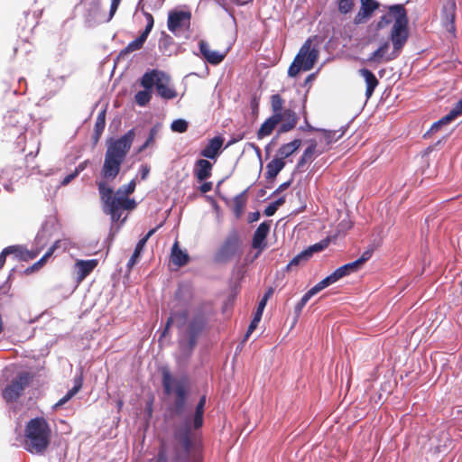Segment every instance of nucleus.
<instances>
[{"label": "nucleus", "instance_id": "79ce46f5", "mask_svg": "<svg viewBox=\"0 0 462 462\" xmlns=\"http://www.w3.org/2000/svg\"><path fill=\"white\" fill-rule=\"evenodd\" d=\"M355 5V0H337V7L340 14L350 13Z\"/></svg>", "mask_w": 462, "mask_h": 462}, {"label": "nucleus", "instance_id": "8fccbe9b", "mask_svg": "<svg viewBox=\"0 0 462 462\" xmlns=\"http://www.w3.org/2000/svg\"><path fill=\"white\" fill-rule=\"evenodd\" d=\"M291 182H292V180H289L288 181H285V182L282 183L281 185H279V187L273 191L272 196L278 195V194L283 192L284 190H286L291 185Z\"/></svg>", "mask_w": 462, "mask_h": 462}, {"label": "nucleus", "instance_id": "0eeeda50", "mask_svg": "<svg viewBox=\"0 0 462 462\" xmlns=\"http://www.w3.org/2000/svg\"><path fill=\"white\" fill-rule=\"evenodd\" d=\"M242 254V240L237 231L233 229L214 253L213 260L216 263L225 264L235 258L239 259Z\"/></svg>", "mask_w": 462, "mask_h": 462}, {"label": "nucleus", "instance_id": "c03bdc74", "mask_svg": "<svg viewBox=\"0 0 462 462\" xmlns=\"http://www.w3.org/2000/svg\"><path fill=\"white\" fill-rule=\"evenodd\" d=\"M171 130L177 133H184L188 129V123L183 119H177L171 123Z\"/></svg>", "mask_w": 462, "mask_h": 462}, {"label": "nucleus", "instance_id": "9b49d317", "mask_svg": "<svg viewBox=\"0 0 462 462\" xmlns=\"http://www.w3.org/2000/svg\"><path fill=\"white\" fill-rule=\"evenodd\" d=\"M191 14L185 11H172L168 14V29L177 34L178 31L189 27Z\"/></svg>", "mask_w": 462, "mask_h": 462}, {"label": "nucleus", "instance_id": "412c9836", "mask_svg": "<svg viewBox=\"0 0 462 462\" xmlns=\"http://www.w3.org/2000/svg\"><path fill=\"white\" fill-rule=\"evenodd\" d=\"M309 143V146L304 150L297 162L296 167L298 170H301L306 163L311 162L316 156L323 152V151L317 152V142L315 140H310Z\"/></svg>", "mask_w": 462, "mask_h": 462}, {"label": "nucleus", "instance_id": "20e7f679", "mask_svg": "<svg viewBox=\"0 0 462 462\" xmlns=\"http://www.w3.org/2000/svg\"><path fill=\"white\" fill-rule=\"evenodd\" d=\"M162 384L166 395L174 393L172 413L180 416L185 410L189 392V383L186 377L174 380L168 367L162 368Z\"/></svg>", "mask_w": 462, "mask_h": 462}, {"label": "nucleus", "instance_id": "39448f33", "mask_svg": "<svg viewBox=\"0 0 462 462\" xmlns=\"http://www.w3.org/2000/svg\"><path fill=\"white\" fill-rule=\"evenodd\" d=\"M298 120L297 114L291 109H285L283 115H272L260 126L257 138L263 139L269 136L279 125V134L290 132L295 128Z\"/></svg>", "mask_w": 462, "mask_h": 462}, {"label": "nucleus", "instance_id": "f03ea898", "mask_svg": "<svg viewBox=\"0 0 462 462\" xmlns=\"http://www.w3.org/2000/svg\"><path fill=\"white\" fill-rule=\"evenodd\" d=\"M206 396L200 397L196 405L192 418H186L184 422L176 427L173 437L177 444L171 452V462H188L191 450L196 445L193 430H199L204 423Z\"/></svg>", "mask_w": 462, "mask_h": 462}, {"label": "nucleus", "instance_id": "9d476101", "mask_svg": "<svg viewBox=\"0 0 462 462\" xmlns=\"http://www.w3.org/2000/svg\"><path fill=\"white\" fill-rule=\"evenodd\" d=\"M400 14L396 19L395 23L391 31L390 39L393 42V45L395 50H398L400 52L403 46L405 45L408 37V23L409 19L407 16V11L405 8H397Z\"/></svg>", "mask_w": 462, "mask_h": 462}, {"label": "nucleus", "instance_id": "c85d7f7f", "mask_svg": "<svg viewBox=\"0 0 462 462\" xmlns=\"http://www.w3.org/2000/svg\"><path fill=\"white\" fill-rule=\"evenodd\" d=\"M301 145L300 139H294L293 141L282 144L278 150L279 159L284 161V159L294 153Z\"/></svg>", "mask_w": 462, "mask_h": 462}, {"label": "nucleus", "instance_id": "13d9d810", "mask_svg": "<svg viewBox=\"0 0 462 462\" xmlns=\"http://www.w3.org/2000/svg\"><path fill=\"white\" fill-rule=\"evenodd\" d=\"M212 182L210 181H206L204 183L201 184V186L199 187V190L202 192V193H207L208 191H210L212 189Z\"/></svg>", "mask_w": 462, "mask_h": 462}, {"label": "nucleus", "instance_id": "f3484780", "mask_svg": "<svg viewBox=\"0 0 462 462\" xmlns=\"http://www.w3.org/2000/svg\"><path fill=\"white\" fill-rule=\"evenodd\" d=\"M456 0H444L441 19L448 31L455 29Z\"/></svg>", "mask_w": 462, "mask_h": 462}, {"label": "nucleus", "instance_id": "052dcab7", "mask_svg": "<svg viewBox=\"0 0 462 462\" xmlns=\"http://www.w3.org/2000/svg\"><path fill=\"white\" fill-rule=\"evenodd\" d=\"M260 218V213L258 211L250 213L248 216L249 222H255Z\"/></svg>", "mask_w": 462, "mask_h": 462}, {"label": "nucleus", "instance_id": "7ed1b4c3", "mask_svg": "<svg viewBox=\"0 0 462 462\" xmlns=\"http://www.w3.org/2000/svg\"><path fill=\"white\" fill-rule=\"evenodd\" d=\"M51 429L43 417L31 419L25 425L23 448L33 455H43L51 444Z\"/></svg>", "mask_w": 462, "mask_h": 462}, {"label": "nucleus", "instance_id": "423d86ee", "mask_svg": "<svg viewBox=\"0 0 462 462\" xmlns=\"http://www.w3.org/2000/svg\"><path fill=\"white\" fill-rule=\"evenodd\" d=\"M140 83L143 88H152L155 86L157 94L163 99H173L178 95L171 84V78L162 70L152 69L145 72Z\"/></svg>", "mask_w": 462, "mask_h": 462}, {"label": "nucleus", "instance_id": "6e6552de", "mask_svg": "<svg viewBox=\"0 0 462 462\" xmlns=\"http://www.w3.org/2000/svg\"><path fill=\"white\" fill-rule=\"evenodd\" d=\"M311 45L312 41L310 39H308L302 44L288 69V75L290 77L295 78L301 70L309 71L313 69L319 59V50Z\"/></svg>", "mask_w": 462, "mask_h": 462}, {"label": "nucleus", "instance_id": "f704fd0d", "mask_svg": "<svg viewBox=\"0 0 462 462\" xmlns=\"http://www.w3.org/2000/svg\"><path fill=\"white\" fill-rule=\"evenodd\" d=\"M245 193L246 191H243L234 198L233 210L236 217L242 215L244 208L246 205L247 198Z\"/></svg>", "mask_w": 462, "mask_h": 462}, {"label": "nucleus", "instance_id": "2eb2a0df", "mask_svg": "<svg viewBox=\"0 0 462 462\" xmlns=\"http://www.w3.org/2000/svg\"><path fill=\"white\" fill-rule=\"evenodd\" d=\"M199 51H200L201 55L203 56V58L209 64H212V65H217V64L221 63L226 55V52L222 53V52L211 50L209 44L204 40L199 41Z\"/></svg>", "mask_w": 462, "mask_h": 462}, {"label": "nucleus", "instance_id": "dca6fc26", "mask_svg": "<svg viewBox=\"0 0 462 462\" xmlns=\"http://www.w3.org/2000/svg\"><path fill=\"white\" fill-rule=\"evenodd\" d=\"M358 267L356 266V263L355 262L348 263L346 264H344L337 269H336L330 275L324 278L322 281L324 283L328 286L335 283L339 279L355 273L358 271Z\"/></svg>", "mask_w": 462, "mask_h": 462}, {"label": "nucleus", "instance_id": "5701e85b", "mask_svg": "<svg viewBox=\"0 0 462 462\" xmlns=\"http://www.w3.org/2000/svg\"><path fill=\"white\" fill-rule=\"evenodd\" d=\"M359 75L362 76L365 81V97L367 99H369L373 96L374 89L379 84V81L376 79L375 75L368 69H359Z\"/></svg>", "mask_w": 462, "mask_h": 462}, {"label": "nucleus", "instance_id": "c9c22d12", "mask_svg": "<svg viewBox=\"0 0 462 462\" xmlns=\"http://www.w3.org/2000/svg\"><path fill=\"white\" fill-rule=\"evenodd\" d=\"M189 311L187 310H182L171 312L168 319H171L172 323L175 324L178 328H183L187 323Z\"/></svg>", "mask_w": 462, "mask_h": 462}, {"label": "nucleus", "instance_id": "a878e982", "mask_svg": "<svg viewBox=\"0 0 462 462\" xmlns=\"http://www.w3.org/2000/svg\"><path fill=\"white\" fill-rule=\"evenodd\" d=\"M171 259L172 263L179 267L186 265L189 260V254L180 248L178 241L172 245Z\"/></svg>", "mask_w": 462, "mask_h": 462}, {"label": "nucleus", "instance_id": "f257e3e1", "mask_svg": "<svg viewBox=\"0 0 462 462\" xmlns=\"http://www.w3.org/2000/svg\"><path fill=\"white\" fill-rule=\"evenodd\" d=\"M135 137L134 129L126 132L118 139H110L105 153L104 163L100 171L101 180H97L103 212L109 215L113 223L120 221L123 210H134L137 203L129 195L134 192L136 183L132 180L128 184L123 185L116 192L109 186L118 176L121 166L129 152Z\"/></svg>", "mask_w": 462, "mask_h": 462}, {"label": "nucleus", "instance_id": "4be33fe9", "mask_svg": "<svg viewBox=\"0 0 462 462\" xmlns=\"http://www.w3.org/2000/svg\"><path fill=\"white\" fill-rule=\"evenodd\" d=\"M285 167V162L279 158H274L266 165L265 179L267 182L273 183L276 176Z\"/></svg>", "mask_w": 462, "mask_h": 462}, {"label": "nucleus", "instance_id": "3c124183", "mask_svg": "<svg viewBox=\"0 0 462 462\" xmlns=\"http://www.w3.org/2000/svg\"><path fill=\"white\" fill-rule=\"evenodd\" d=\"M121 1L122 0H111V5H110L108 20H111L112 17L115 15L116 10L118 9V6H119Z\"/></svg>", "mask_w": 462, "mask_h": 462}, {"label": "nucleus", "instance_id": "5fc2aeb1", "mask_svg": "<svg viewBox=\"0 0 462 462\" xmlns=\"http://www.w3.org/2000/svg\"><path fill=\"white\" fill-rule=\"evenodd\" d=\"M277 209H278V208L272 202L270 205H268L265 208L264 215L267 217L273 216L275 214V212L277 211Z\"/></svg>", "mask_w": 462, "mask_h": 462}, {"label": "nucleus", "instance_id": "338daca9", "mask_svg": "<svg viewBox=\"0 0 462 462\" xmlns=\"http://www.w3.org/2000/svg\"><path fill=\"white\" fill-rule=\"evenodd\" d=\"M285 203V195L281 196L278 199L273 202L277 208L283 205Z\"/></svg>", "mask_w": 462, "mask_h": 462}, {"label": "nucleus", "instance_id": "680f3d73", "mask_svg": "<svg viewBox=\"0 0 462 462\" xmlns=\"http://www.w3.org/2000/svg\"><path fill=\"white\" fill-rule=\"evenodd\" d=\"M48 259H49V257H48V256H46L45 254H43V255L42 256V258H41V259H39V260L36 262V263H37L38 267H39L40 269H41V268H42V267L45 265V263H47Z\"/></svg>", "mask_w": 462, "mask_h": 462}, {"label": "nucleus", "instance_id": "69168bd1", "mask_svg": "<svg viewBox=\"0 0 462 462\" xmlns=\"http://www.w3.org/2000/svg\"><path fill=\"white\" fill-rule=\"evenodd\" d=\"M40 268L38 267L37 263H34L32 266L28 267L26 270H25V273L26 274H31L36 271H39Z\"/></svg>", "mask_w": 462, "mask_h": 462}, {"label": "nucleus", "instance_id": "de8ad7c7", "mask_svg": "<svg viewBox=\"0 0 462 462\" xmlns=\"http://www.w3.org/2000/svg\"><path fill=\"white\" fill-rule=\"evenodd\" d=\"M158 133H159L158 125H154L150 129L149 136H148L147 140L145 141L146 145H150V146L153 145L155 139L158 135Z\"/></svg>", "mask_w": 462, "mask_h": 462}, {"label": "nucleus", "instance_id": "e433bc0d", "mask_svg": "<svg viewBox=\"0 0 462 462\" xmlns=\"http://www.w3.org/2000/svg\"><path fill=\"white\" fill-rule=\"evenodd\" d=\"M284 99L279 94H274L271 97V107L273 115H283Z\"/></svg>", "mask_w": 462, "mask_h": 462}, {"label": "nucleus", "instance_id": "a19ab883", "mask_svg": "<svg viewBox=\"0 0 462 462\" xmlns=\"http://www.w3.org/2000/svg\"><path fill=\"white\" fill-rule=\"evenodd\" d=\"M328 245V240H322L319 243L314 244L309 246L304 251L308 254V256L310 258L314 253L321 252Z\"/></svg>", "mask_w": 462, "mask_h": 462}, {"label": "nucleus", "instance_id": "0e129e2a", "mask_svg": "<svg viewBox=\"0 0 462 462\" xmlns=\"http://www.w3.org/2000/svg\"><path fill=\"white\" fill-rule=\"evenodd\" d=\"M48 259H49V257H48V256H46L45 254H43V255L42 256V258H41V259H39V260L36 262V263H37L38 267H39L40 269H41V268H42V267L45 265V263H47Z\"/></svg>", "mask_w": 462, "mask_h": 462}, {"label": "nucleus", "instance_id": "6e6d98bb", "mask_svg": "<svg viewBox=\"0 0 462 462\" xmlns=\"http://www.w3.org/2000/svg\"><path fill=\"white\" fill-rule=\"evenodd\" d=\"M443 125H446L445 122L442 120V118H440L439 120H438L437 122H435L430 129V132L431 133H436L438 132Z\"/></svg>", "mask_w": 462, "mask_h": 462}, {"label": "nucleus", "instance_id": "2f4dec72", "mask_svg": "<svg viewBox=\"0 0 462 462\" xmlns=\"http://www.w3.org/2000/svg\"><path fill=\"white\" fill-rule=\"evenodd\" d=\"M317 132L322 134L323 140L327 145H330L331 143L339 140L344 134L345 130H327V129H317Z\"/></svg>", "mask_w": 462, "mask_h": 462}, {"label": "nucleus", "instance_id": "603ef678", "mask_svg": "<svg viewBox=\"0 0 462 462\" xmlns=\"http://www.w3.org/2000/svg\"><path fill=\"white\" fill-rule=\"evenodd\" d=\"M10 248L5 247L0 254V269H2L5 263L6 256L10 254Z\"/></svg>", "mask_w": 462, "mask_h": 462}, {"label": "nucleus", "instance_id": "4468645a", "mask_svg": "<svg viewBox=\"0 0 462 462\" xmlns=\"http://www.w3.org/2000/svg\"><path fill=\"white\" fill-rule=\"evenodd\" d=\"M270 222L264 221L259 225V226L254 231L253 240H252V247L254 249H257L259 254L266 247L267 244L265 242L266 237L270 232Z\"/></svg>", "mask_w": 462, "mask_h": 462}, {"label": "nucleus", "instance_id": "774afa93", "mask_svg": "<svg viewBox=\"0 0 462 462\" xmlns=\"http://www.w3.org/2000/svg\"><path fill=\"white\" fill-rule=\"evenodd\" d=\"M454 108L462 115V98L455 105Z\"/></svg>", "mask_w": 462, "mask_h": 462}, {"label": "nucleus", "instance_id": "e2e57ef3", "mask_svg": "<svg viewBox=\"0 0 462 462\" xmlns=\"http://www.w3.org/2000/svg\"><path fill=\"white\" fill-rule=\"evenodd\" d=\"M48 259H49V257H48V256H46L45 254H43V255L42 256V258H41V259H39V260L36 262V263H37L38 267H39L40 269H41V268H42V267L45 265V263H47Z\"/></svg>", "mask_w": 462, "mask_h": 462}, {"label": "nucleus", "instance_id": "393cba45", "mask_svg": "<svg viewBox=\"0 0 462 462\" xmlns=\"http://www.w3.org/2000/svg\"><path fill=\"white\" fill-rule=\"evenodd\" d=\"M98 261L92 260H79L76 265L79 268L78 279L79 282L83 281L89 273L97 267Z\"/></svg>", "mask_w": 462, "mask_h": 462}, {"label": "nucleus", "instance_id": "37998d69", "mask_svg": "<svg viewBox=\"0 0 462 462\" xmlns=\"http://www.w3.org/2000/svg\"><path fill=\"white\" fill-rule=\"evenodd\" d=\"M142 13L146 20V26H145V29L143 31V33L145 34L146 36H148L150 34L151 31L152 30V27L154 24V19H153V16L152 15V14L144 11L143 9H142Z\"/></svg>", "mask_w": 462, "mask_h": 462}, {"label": "nucleus", "instance_id": "cd10ccee", "mask_svg": "<svg viewBox=\"0 0 462 462\" xmlns=\"http://www.w3.org/2000/svg\"><path fill=\"white\" fill-rule=\"evenodd\" d=\"M10 250V254H14L18 260L21 261H29L34 259L39 252L38 251H29L25 247L22 245H10L8 246Z\"/></svg>", "mask_w": 462, "mask_h": 462}, {"label": "nucleus", "instance_id": "58836bf2", "mask_svg": "<svg viewBox=\"0 0 462 462\" xmlns=\"http://www.w3.org/2000/svg\"><path fill=\"white\" fill-rule=\"evenodd\" d=\"M327 288V285L324 283V282L321 280L319 282H318L315 286H313L310 290H309L300 299V301L302 303H307L311 297H313L315 294L322 291L323 289Z\"/></svg>", "mask_w": 462, "mask_h": 462}, {"label": "nucleus", "instance_id": "bf43d9fd", "mask_svg": "<svg viewBox=\"0 0 462 462\" xmlns=\"http://www.w3.org/2000/svg\"><path fill=\"white\" fill-rule=\"evenodd\" d=\"M150 172V168L149 166L147 165H143L142 168H141V171H140V173H141V178L143 180L146 179L148 174Z\"/></svg>", "mask_w": 462, "mask_h": 462}, {"label": "nucleus", "instance_id": "4d7b16f0", "mask_svg": "<svg viewBox=\"0 0 462 462\" xmlns=\"http://www.w3.org/2000/svg\"><path fill=\"white\" fill-rule=\"evenodd\" d=\"M259 322L260 321H255V319H253V320L251 321V323L247 328V331L245 334V338H248L249 336L254 331V329L257 328Z\"/></svg>", "mask_w": 462, "mask_h": 462}, {"label": "nucleus", "instance_id": "a18cd8bd", "mask_svg": "<svg viewBox=\"0 0 462 462\" xmlns=\"http://www.w3.org/2000/svg\"><path fill=\"white\" fill-rule=\"evenodd\" d=\"M156 462H171V457L170 459L168 458V453L164 442L162 443L159 448Z\"/></svg>", "mask_w": 462, "mask_h": 462}, {"label": "nucleus", "instance_id": "49530a36", "mask_svg": "<svg viewBox=\"0 0 462 462\" xmlns=\"http://www.w3.org/2000/svg\"><path fill=\"white\" fill-rule=\"evenodd\" d=\"M372 254L373 249L366 250L357 260L354 261L356 263L358 269H360V267L372 257Z\"/></svg>", "mask_w": 462, "mask_h": 462}, {"label": "nucleus", "instance_id": "7c9ffc66", "mask_svg": "<svg viewBox=\"0 0 462 462\" xmlns=\"http://www.w3.org/2000/svg\"><path fill=\"white\" fill-rule=\"evenodd\" d=\"M82 376H78L74 380V386L54 405L55 408L62 406L77 394L82 387Z\"/></svg>", "mask_w": 462, "mask_h": 462}, {"label": "nucleus", "instance_id": "1a4fd4ad", "mask_svg": "<svg viewBox=\"0 0 462 462\" xmlns=\"http://www.w3.org/2000/svg\"><path fill=\"white\" fill-rule=\"evenodd\" d=\"M33 374L23 371L7 384L2 392V397L6 402H16L23 393V391L30 385Z\"/></svg>", "mask_w": 462, "mask_h": 462}, {"label": "nucleus", "instance_id": "aec40b11", "mask_svg": "<svg viewBox=\"0 0 462 462\" xmlns=\"http://www.w3.org/2000/svg\"><path fill=\"white\" fill-rule=\"evenodd\" d=\"M212 163L206 159H199L194 165V175L199 181L208 179L212 174Z\"/></svg>", "mask_w": 462, "mask_h": 462}, {"label": "nucleus", "instance_id": "09e8293b", "mask_svg": "<svg viewBox=\"0 0 462 462\" xmlns=\"http://www.w3.org/2000/svg\"><path fill=\"white\" fill-rule=\"evenodd\" d=\"M458 116H460V114L453 107L448 115L444 116L441 118L445 122V124L448 125L453 120H455Z\"/></svg>", "mask_w": 462, "mask_h": 462}, {"label": "nucleus", "instance_id": "f8f14e48", "mask_svg": "<svg viewBox=\"0 0 462 462\" xmlns=\"http://www.w3.org/2000/svg\"><path fill=\"white\" fill-rule=\"evenodd\" d=\"M389 42H384L377 50H375L373 53L370 54V56L367 59V61L382 63L389 62L395 60L399 56L400 51L398 50H395L394 48L392 51H389Z\"/></svg>", "mask_w": 462, "mask_h": 462}, {"label": "nucleus", "instance_id": "b1692460", "mask_svg": "<svg viewBox=\"0 0 462 462\" xmlns=\"http://www.w3.org/2000/svg\"><path fill=\"white\" fill-rule=\"evenodd\" d=\"M155 231H156V228L151 229L142 239L139 240V242L137 243V245L135 246L134 254H132V256L130 257V259L127 263V268L129 270H131L136 264L138 258L140 257L141 253L143 250V247L145 246L148 239L150 238V236L154 234Z\"/></svg>", "mask_w": 462, "mask_h": 462}, {"label": "nucleus", "instance_id": "ddd939ff", "mask_svg": "<svg viewBox=\"0 0 462 462\" xmlns=\"http://www.w3.org/2000/svg\"><path fill=\"white\" fill-rule=\"evenodd\" d=\"M207 325V319L203 313L195 314L191 319L187 322L186 333L188 338L198 341L199 336L203 332Z\"/></svg>", "mask_w": 462, "mask_h": 462}, {"label": "nucleus", "instance_id": "473e14b6", "mask_svg": "<svg viewBox=\"0 0 462 462\" xmlns=\"http://www.w3.org/2000/svg\"><path fill=\"white\" fill-rule=\"evenodd\" d=\"M147 37L148 36L142 32L135 40L129 42L127 46L120 51V55L124 56L142 49Z\"/></svg>", "mask_w": 462, "mask_h": 462}, {"label": "nucleus", "instance_id": "72a5a7b5", "mask_svg": "<svg viewBox=\"0 0 462 462\" xmlns=\"http://www.w3.org/2000/svg\"><path fill=\"white\" fill-rule=\"evenodd\" d=\"M105 126H106V111L103 110L97 115L96 122H95L94 134H93V139H94L95 143H97L99 140V138L105 129Z\"/></svg>", "mask_w": 462, "mask_h": 462}, {"label": "nucleus", "instance_id": "864d4df0", "mask_svg": "<svg viewBox=\"0 0 462 462\" xmlns=\"http://www.w3.org/2000/svg\"><path fill=\"white\" fill-rule=\"evenodd\" d=\"M79 171L78 169L75 170L74 172L67 175L61 181L62 185H68L72 180H74L79 175Z\"/></svg>", "mask_w": 462, "mask_h": 462}, {"label": "nucleus", "instance_id": "a211bd4d", "mask_svg": "<svg viewBox=\"0 0 462 462\" xmlns=\"http://www.w3.org/2000/svg\"><path fill=\"white\" fill-rule=\"evenodd\" d=\"M361 7L355 17L356 24L362 23L365 19L371 17L373 13L379 7V4L375 0H360Z\"/></svg>", "mask_w": 462, "mask_h": 462}, {"label": "nucleus", "instance_id": "bb28decb", "mask_svg": "<svg viewBox=\"0 0 462 462\" xmlns=\"http://www.w3.org/2000/svg\"><path fill=\"white\" fill-rule=\"evenodd\" d=\"M397 8H404V6L402 5H394L390 6L388 13L381 16L377 23V27L379 29L386 27L393 22L395 23L398 15L400 14Z\"/></svg>", "mask_w": 462, "mask_h": 462}, {"label": "nucleus", "instance_id": "6ab92c4d", "mask_svg": "<svg viewBox=\"0 0 462 462\" xmlns=\"http://www.w3.org/2000/svg\"><path fill=\"white\" fill-rule=\"evenodd\" d=\"M224 139L221 136H215L210 139L204 149L201 150L200 155L208 158L216 159L222 148Z\"/></svg>", "mask_w": 462, "mask_h": 462}, {"label": "nucleus", "instance_id": "4c0bfd02", "mask_svg": "<svg viewBox=\"0 0 462 462\" xmlns=\"http://www.w3.org/2000/svg\"><path fill=\"white\" fill-rule=\"evenodd\" d=\"M152 98V88H144L138 91L134 96V100L140 106H146Z\"/></svg>", "mask_w": 462, "mask_h": 462}, {"label": "nucleus", "instance_id": "c756f323", "mask_svg": "<svg viewBox=\"0 0 462 462\" xmlns=\"http://www.w3.org/2000/svg\"><path fill=\"white\" fill-rule=\"evenodd\" d=\"M197 342L198 341L189 338H188V340L180 339L179 348L180 352V358L188 360L191 356L192 352L197 345Z\"/></svg>", "mask_w": 462, "mask_h": 462}, {"label": "nucleus", "instance_id": "ea45409f", "mask_svg": "<svg viewBox=\"0 0 462 462\" xmlns=\"http://www.w3.org/2000/svg\"><path fill=\"white\" fill-rule=\"evenodd\" d=\"M309 259L308 254L303 250L290 261L286 266V270L290 271L293 266H298L301 263L309 261Z\"/></svg>", "mask_w": 462, "mask_h": 462}]
</instances>
